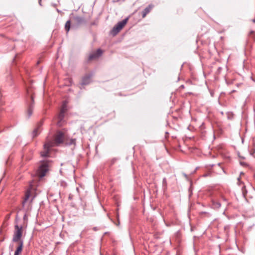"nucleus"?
<instances>
[{"label":"nucleus","mask_w":255,"mask_h":255,"mask_svg":"<svg viewBox=\"0 0 255 255\" xmlns=\"http://www.w3.org/2000/svg\"><path fill=\"white\" fill-rule=\"evenodd\" d=\"M64 138V133L60 131L57 132L55 135L54 141L48 140L43 145L44 151L41 152L42 157H48L50 148L55 145H59L63 142Z\"/></svg>","instance_id":"1"},{"label":"nucleus","mask_w":255,"mask_h":255,"mask_svg":"<svg viewBox=\"0 0 255 255\" xmlns=\"http://www.w3.org/2000/svg\"><path fill=\"white\" fill-rule=\"evenodd\" d=\"M23 233V227L21 225H15L14 226V230L13 232L12 242L14 243H19L20 241H23L21 239Z\"/></svg>","instance_id":"2"},{"label":"nucleus","mask_w":255,"mask_h":255,"mask_svg":"<svg viewBox=\"0 0 255 255\" xmlns=\"http://www.w3.org/2000/svg\"><path fill=\"white\" fill-rule=\"evenodd\" d=\"M50 164L49 160L43 161L41 163L38 169V174L40 177L45 176L46 172L49 170Z\"/></svg>","instance_id":"3"},{"label":"nucleus","mask_w":255,"mask_h":255,"mask_svg":"<svg viewBox=\"0 0 255 255\" xmlns=\"http://www.w3.org/2000/svg\"><path fill=\"white\" fill-rule=\"evenodd\" d=\"M128 18L127 17L123 20L118 22L113 28L111 33L114 35L117 34L123 27L126 24L128 21Z\"/></svg>","instance_id":"4"},{"label":"nucleus","mask_w":255,"mask_h":255,"mask_svg":"<svg viewBox=\"0 0 255 255\" xmlns=\"http://www.w3.org/2000/svg\"><path fill=\"white\" fill-rule=\"evenodd\" d=\"M102 50L100 48H99L96 51L94 52L89 55L88 60L90 61L93 59L98 58L102 55Z\"/></svg>","instance_id":"5"},{"label":"nucleus","mask_w":255,"mask_h":255,"mask_svg":"<svg viewBox=\"0 0 255 255\" xmlns=\"http://www.w3.org/2000/svg\"><path fill=\"white\" fill-rule=\"evenodd\" d=\"M31 103H30L28 105V109L27 110V118H29L30 116L32 115L33 113V111L34 109V98L32 96H31Z\"/></svg>","instance_id":"6"},{"label":"nucleus","mask_w":255,"mask_h":255,"mask_svg":"<svg viewBox=\"0 0 255 255\" xmlns=\"http://www.w3.org/2000/svg\"><path fill=\"white\" fill-rule=\"evenodd\" d=\"M92 75V74H87L84 75L82 78L81 84L86 85L90 83Z\"/></svg>","instance_id":"7"},{"label":"nucleus","mask_w":255,"mask_h":255,"mask_svg":"<svg viewBox=\"0 0 255 255\" xmlns=\"http://www.w3.org/2000/svg\"><path fill=\"white\" fill-rule=\"evenodd\" d=\"M76 23L78 25L85 24L86 20L83 17L76 16L74 17Z\"/></svg>","instance_id":"8"},{"label":"nucleus","mask_w":255,"mask_h":255,"mask_svg":"<svg viewBox=\"0 0 255 255\" xmlns=\"http://www.w3.org/2000/svg\"><path fill=\"white\" fill-rule=\"evenodd\" d=\"M152 7L153 5L152 4H149L147 7L143 9V10L142 11V18H144L146 16V15L151 10Z\"/></svg>","instance_id":"9"},{"label":"nucleus","mask_w":255,"mask_h":255,"mask_svg":"<svg viewBox=\"0 0 255 255\" xmlns=\"http://www.w3.org/2000/svg\"><path fill=\"white\" fill-rule=\"evenodd\" d=\"M18 245L17 247L16 248V249L14 252V254L19 255V254H21L23 246V241H20V242L18 243Z\"/></svg>","instance_id":"10"},{"label":"nucleus","mask_w":255,"mask_h":255,"mask_svg":"<svg viewBox=\"0 0 255 255\" xmlns=\"http://www.w3.org/2000/svg\"><path fill=\"white\" fill-rule=\"evenodd\" d=\"M31 195V191L30 189H27L25 193V197L24 198V200L22 202V206H24L25 203L27 202V201L29 199L30 196Z\"/></svg>","instance_id":"11"},{"label":"nucleus","mask_w":255,"mask_h":255,"mask_svg":"<svg viewBox=\"0 0 255 255\" xmlns=\"http://www.w3.org/2000/svg\"><path fill=\"white\" fill-rule=\"evenodd\" d=\"M238 184L239 185H242V186L241 187L242 190V193H243V195L244 196H245L246 194L247 193V190L246 189V187L244 185V183L240 180V177L238 178Z\"/></svg>","instance_id":"12"},{"label":"nucleus","mask_w":255,"mask_h":255,"mask_svg":"<svg viewBox=\"0 0 255 255\" xmlns=\"http://www.w3.org/2000/svg\"><path fill=\"white\" fill-rule=\"evenodd\" d=\"M42 123H40L39 125H38V127L33 130V131L32 133V137H34L38 135V134H39L38 129H39V128L42 126Z\"/></svg>","instance_id":"13"},{"label":"nucleus","mask_w":255,"mask_h":255,"mask_svg":"<svg viewBox=\"0 0 255 255\" xmlns=\"http://www.w3.org/2000/svg\"><path fill=\"white\" fill-rule=\"evenodd\" d=\"M76 138H71L70 139H66L65 140V144L68 145H71L72 144H76Z\"/></svg>","instance_id":"14"},{"label":"nucleus","mask_w":255,"mask_h":255,"mask_svg":"<svg viewBox=\"0 0 255 255\" xmlns=\"http://www.w3.org/2000/svg\"><path fill=\"white\" fill-rule=\"evenodd\" d=\"M70 26H71V21H70V20H68V21H67V22H66L65 25V29L67 32H68L69 31Z\"/></svg>","instance_id":"15"},{"label":"nucleus","mask_w":255,"mask_h":255,"mask_svg":"<svg viewBox=\"0 0 255 255\" xmlns=\"http://www.w3.org/2000/svg\"><path fill=\"white\" fill-rule=\"evenodd\" d=\"M212 205L214 208L218 209L221 207V204L218 201H213Z\"/></svg>","instance_id":"16"},{"label":"nucleus","mask_w":255,"mask_h":255,"mask_svg":"<svg viewBox=\"0 0 255 255\" xmlns=\"http://www.w3.org/2000/svg\"><path fill=\"white\" fill-rule=\"evenodd\" d=\"M66 111H67V104H66V102H64L62 105V106L60 111L65 113Z\"/></svg>","instance_id":"17"},{"label":"nucleus","mask_w":255,"mask_h":255,"mask_svg":"<svg viewBox=\"0 0 255 255\" xmlns=\"http://www.w3.org/2000/svg\"><path fill=\"white\" fill-rule=\"evenodd\" d=\"M64 113H64L63 112H61V111L60 112V113H59V116H58V117H59V119L60 120H62V119H63V118H64Z\"/></svg>","instance_id":"18"},{"label":"nucleus","mask_w":255,"mask_h":255,"mask_svg":"<svg viewBox=\"0 0 255 255\" xmlns=\"http://www.w3.org/2000/svg\"><path fill=\"white\" fill-rule=\"evenodd\" d=\"M167 180H166V178H164L162 180V185H163V186L166 187L167 186Z\"/></svg>","instance_id":"19"},{"label":"nucleus","mask_w":255,"mask_h":255,"mask_svg":"<svg viewBox=\"0 0 255 255\" xmlns=\"http://www.w3.org/2000/svg\"><path fill=\"white\" fill-rule=\"evenodd\" d=\"M98 230V228L97 227H94L93 228V230L95 231H96Z\"/></svg>","instance_id":"20"},{"label":"nucleus","mask_w":255,"mask_h":255,"mask_svg":"<svg viewBox=\"0 0 255 255\" xmlns=\"http://www.w3.org/2000/svg\"><path fill=\"white\" fill-rule=\"evenodd\" d=\"M41 0H38V2L40 5H42L41 4Z\"/></svg>","instance_id":"21"},{"label":"nucleus","mask_w":255,"mask_h":255,"mask_svg":"<svg viewBox=\"0 0 255 255\" xmlns=\"http://www.w3.org/2000/svg\"><path fill=\"white\" fill-rule=\"evenodd\" d=\"M183 175L185 177H187V174H186L185 173H183Z\"/></svg>","instance_id":"22"},{"label":"nucleus","mask_w":255,"mask_h":255,"mask_svg":"<svg viewBox=\"0 0 255 255\" xmlns=\"http://www.w3.org/2000/svg\"><path fill=\"white\" fill-rule=\"evenodd\" d=\"M222 199H223L224 201H226V199L224 197H222Z\"/></svg>","instance_id":"23"},{"label":"nucleus","mask_w":255,"mask_h":255,"mask_svg":"<svg viewBox=\"0 0 255 255\" xmlns=\"http://www.w3.org/2000/svg\"><path fill=\"white\" fill-rule=\"evenodd\" d=\"M253 22L255 23V19H253Z\"/></svg>","instance_id":"24"},{"label":"nucleus","mask_w":255,"mask_h":255,"mask_svg":"<svg viewBox=\"0 0 255 255\" xmlns=\"http://www.w3.org/2000/svg\"><path fill=\"white\" fill-rule=\"evenodd\" d=\"M94 24H95V22H93V23H91V25H94Z\"/></svg>","instance_id":"25"},{"label":"nucleus","mask_w":255,"mask_h":255,"mask_svg":"<svg viewBox=\"0 0 255 255\" xmlns=\"http://www.w3.org/2000/svg\"><path fill=\"white\" fill-rule=\"evenodd\" d=\"M33 199V198H32L31 199V201H30V202H31L32 201Z\"/></svg>","instance_id":"26"},{"label":"nucleus","mask_w":255,"mask_h":255,"mask_svg":"<svg viewBox=\"0 0 255 255\" xmlns=\"http://www.w3.org/2000/svg\"><path fill=\"white\" fill-rule=\"evenodd\" d=\"M14 255H17V254H14Z\"/></svg>","instance_id":"27"}]
</instances>
